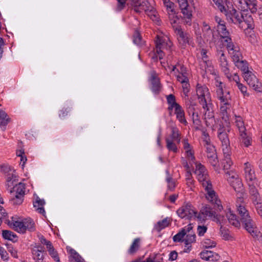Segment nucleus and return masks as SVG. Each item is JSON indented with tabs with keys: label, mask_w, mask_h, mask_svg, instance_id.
<instances>
[{
	"label": "nucleus",
	"mask_w": 262,
	"mask_h": 262,
	"mask_svg": "<svg viewBox=\"0 0 262 262\" xmlns=\"http://www.w3.org/2000/svg\"><path fill=\"white\" fill-rule=\"evenodd\" d=\"M196 209L190 203H186L177 211V214L182 219H192L195 216Z\"/></svg>",
	"instance_id": "13"
},
{
	"label": "nucleus",
	"mask_w": 262,
	"mask_h": 262,
	"mask_svg": "<svg viewBox=\"0 0 262 262\" xmlns=\"http://www.w3.org/2000/svg\"><path fill=\"white\" fill-rule=\"evenodd\" d=\"M156 48L154 50L152 59L155 61L163 59L164 56V50L170 51L172 43L168 37L166 35H157L155 41Z\"/></svg>",
	"instance_id": "3"
},
{
	"label": "nucleus",
	"mask_w": 262,
	"mask_h": 262,
	"mask_svg": "<svg viewBox=\"0 0 262 262\" xmlns=\"http://www.w3.org/2000/svg\"><path fill=\"white\" fill-rule=\"evenodd\" d=\"M228 42L226 41V43L223 45L226 47L233 61L237 62L243 58L239 48L236 43L232 41V40H228Z\"/></svg>",
	"instance_id": "10"
},
{
	"label": "nucleus",
	"mask_w": 262,
	"mask_h": 262,
	"mask_svg": "<svg viewBox=\"0 0 262 262\" xmlns=\"http://www.w3.org/2000/svg\"><path fill=\"white\" fill-rule=\"evenodd\" d=\"M231 78L228 79L229 81H234L236 82V85L238 89L240 90L241 93L244 96H248V94L247 92V87L243 85L239 82V77L236 73H234L233 75H231Z\"/></svg>",
	"instance_id": "30"
},
{
	"label": "nucleus",
	"mask_w": 262,
	"mask_h": 262,
	"mask_svg": "<svg viewBox=\"0 0 262 262\" xmlns=\"http://www.w3.org/2000/svg\"><path fill=\"white\" fill-rule=\"evenodd\" d=\"M117 4L116 10L120 11L123 9L126 5V0H117ZM131 5L134 10L137 13H140L144 11L150 18L158 22V17L155 11V9L150 4L149 0H129Z\"/></svg>",
	"instance_id": "2"
},
{
	"label": "nucleus",
	"mask_w": 262,
	"mask_h": 262,
	"mask_svg": "<svg viewBox=\"0 0 262 262\" xmlns=\"http://www.w3.org/2000/svg\"><path fill=\"white\" fill-rule=\"evenodd\" d=\"M194 164L195 166L194 173L202 185L203 186L211 182L208 171L205 167L199 162L195 163Z\"/></svg>",
	"instance_id": "9"
},
{
	"label": "nucleus",
	"mask_w": 262,
	"mask_h": 262,
	"mask_svg": "<svg viewBox=\"0 0 262 262\" xmlns=\"http://www.w3.org/2000/svg\"><path fill=\"white\" fill-rule=\"evenodd\" d=\"M166 181L167 183L168 189L170 190H173L176 187L175 181L169 174L166 178Z\"/></svg>",
	"instance_id": "62"
},
{
	"label": "nucleus",
	"mask_w": 262,
	"mask_h": 262,
	"mask_svg": "<svg viewBox=\"0 0 262 262\" xmlns=\"http://www.w3.org/2000/svg\"><path fill=\"white\" fill-rule=\"evenodd\" d=\"M186 237L184 239L185 245H191L195 240V235L194 234L191 233L186 234Z\"/></svg>",
	"instance_id": "58"
},
{
	"label": "nucleus",
	"mask_w": 262,
	"mask_h": 262,
	"mask_svg": "<svg viewBox=\"0 0 262 262\" xmlns=\"http://www.w3.org/2000/svg\"><path fill=\"white\" fill-rule=\"evenodd\" d=\"M40 243L46 246L49 255L56 262H60V259L57 251L54 248L52 244L49 241H47L43 236L39 237Z\"/></svg>",
	"instance_id": "20"
},
{
	"label": "nucleus",
	"mask_w": 262,
	"mask_h": 262,
	"mask_svg": "<svg viewBox=\"0 0 262 262\" xmlns=\"http://www.w3.org/2000/svg\"><path fill=\"white\" fill-rule=\"evenodd\" d=\"M43 252L42 248L40 246H35L32 250V254L34 259L37 260L43 259Z\"/></svg>",
	"instance_id": "36"
},
{
	"label": "nucleus",
	"mask_w": 262,
	"mask_h": 262,
	"mask_svg": "<svg viewBox=\"0 0 262 262\" xmlns=\"http://www.w3.org/2000/svg\"><path fill=\"white\" fill-rule=\"evenodd\" d=\"M234 5L238 10L245 11L247 10V5L245 3L244 0H233Z\"/></svg>",
	"instance_id": "50"
},
{
	"label": "nucleus",
	"mask_w": 262,
	"mask_h": 262,
	"mask_svg": "<svg viewBox=\"0 0 262 262\" xmlns=\"http://www.w3.org/2000/svg\"><path fill=\"white\" fill-rule=\"evenodd\" d=\"M70 256V258L75 262H84V259L81 256L74 250L71 249L69 250Z\"/></svg>",
	"instance_id": "47"
},
{
	"label": "nucleus",
	"mask_w": 262,
	"mask_h": 262,
	"mask_svg": "<svg viewBox=\"0 0 262 262\" xmlns=\"http://www.w3.org/2000/svg\"><path fill=\"white\" fill-rule=\"evenodd\" d=\"M134 43L138 46L143 45L144 41L142 40L141 36L138 32H136L133 36Z\"/></svg>",
	"instance_id": "59"
},
{
	"label": "nucleus",
	"mask_w": 262,
	"mask_h": 262,
	"mask_svg": "<svg viewBox=\"0 0 262 262\" xmlns=\"http://www.w3.org/2000/svg\"><path fill=\"white\" fill-rule=\"evenodd\" d=\"M200 130L202 132V141L204 146L210 144V139L208 134L206 132L204 128H203V127Z\"/></svg>",
	"instance_id": "52"
},
{
	"label": "nucleus",
	"mask_w": 262,
	"mask_h": 262,
	"mask_svg": "<svg viewBox=\"0 0 262 262\" xmlns=\"http://www.w3.org/2000/svg\"><path fill=\"white\" fill-rule=\"evenodd\" d=\"M244 2L247 5V8H249L252 13H254L257 12L258 6L256 0H244Z\"/></svg>",
	"instance_id": "44"
},
{
	"label": "nucleus",
	"mask_w": 262,
	"mask_h": 262,
	"mask_svg": "<svg viewBox=\"0 0 262 262\" xmlns=\"http://www.w3.org/2000/svg\"><path fill=\"white\" fill-rule=\"evenodd\" d=\"M235 205L236 212L241 218V222L244 224L245 229L252 235H255L257 233L256 228L250 216L246 203L243 196H242V193L239 194V196H237Z\"/></svg>",
	"instance_id": "1"
},
{
	"label": "nucleus",
	"mask_w": 262,
	"mask_h": 262,
	"mask_svg": "<svg viewBox=\"0 0 262 262\" xmlns=\"http://www.w3.org/2000/svg\"><path fill=\"white\" fill-rule=\"evenodd\" d=\"M226 216L229 223L235 227H239L241 224L236 215L233 213L230 208H228L226 212Z\"/></svg>",
	"instance_id": "29"
},
{
	"label": "nucleus",
	"mask_w": 262,
	"mask_h": 262,
	"mask_svg": "<svg viewBox=\"0 0 262 262\" xmlns=\"http://www.w3.org/2000/svg\"><path fill=\"white\" fill-rule=\"evenodd\" d=\"M45 204V202L44 200L40 199L38 196L36 197L35 201L33 202L34 207L36 209V211L43 216L45 215L46 213L43 207Z\"/></svg>",
	"instance_id": "32"
},
{
	"label": "nucleus",
	"mask_w": 262,
	"mask_h": 262,
	"mask_svg": "<svg viewBox=\"0 0 262 262\" xmlns=\"http://www.w3.org/2000/svg\"><path fill=\"white\" fill-rule=\"evenodd\" d=\"M2 236L4 239L10 241H13L16 237V235L13 232L9 230H3Z\"/></svg>",
	"instance_id": "54"
},
{
	"label": "nucleus",
	"mask_w": 262,
	"mask_h": 262,
	"mask_svg": "<svg viewBox=\"0 0 262 262\" xmlns=\"http://www.w3.org/2000/svg\"><path fill=\"white\" fill-rule=\"evenodd\" d=\"M235 191L240 192L242 189V183L240 179H237L234 182L230 183Z\"/></svg>",
	"instance_id": "60"
},
{
	"label": "nucleus",
	"mask_w": 262,
	"mask_h": 262,
	"mask_svg": "<svg viewBox=\"0 0 262 262\" xmlns=\"http://www.w3.org/2000/svg\"><path fill=\"white\" fill-rule=\"evenodd\" d=\"M194 150H191L190 151H188V152H185V155L186 156V158H187V160L189 161V164L191 165V166H192V164H195V163H196L197 162H195V159L194 155Z\"/></svg>",
	"instance_id": "56"
},
{
	"label": "nucleus",
	"mask_w": 262,
	"mask_h": 262,
	"mask_svg": "<svg viewBox=\"0 0 262 262\" xmlns=\"http://www.w3.org/2000/svg\"><path fill=\"white\" fill-rule=\"evenodd\" d=\"M217 54L219 56V64L222 71L228 79L231 78L232 74L229 69V64L225 54L222 50H217Z\"/></svg>",
	"instance_id": "16"
},
{
	"label": "nucleus",
	"mask_w": 262,
	"mask_h": 262,
	"mask_svg": "<svg viewBox=\"0 0 262 262\" xmlns=\"http://www.w3.org/2000/svg\"><path fill=\"white\" fill-rule=\"evenodd\" d=\"M182 163L187 170L185 174L186 184L188 187H189L191 189H192L194 185V180L192 179V174L190 172V167L189 166L187 160L183 158L182 159Z\"/></svg>",
	"instance_id": "23"
},
{
	"label": "nucleus",
	"mask_w": 262,
	"mask_h": 262,
	"mask_svg": "<svg viewBox=\"0 0 262 262\" xmlns=\"http://www.w3.org/2000/svg\"><path fill=\"white\" fill-rule=\"evenodd\" d=\"M243 27L245 29H252L254 27L253 20L251 15H246L243 19Z\"/></svg>",
	"instance_id": "42"
},
{
	"label": "nucleus",
	"mask_w": 262,
	"mask_h": 262,
	"mask_svg": "<svg viewBox=\"0 0 262 262\" xmlns=\"http://www.w3.org/2000/svg\"><path fill=\"white\" fill-rule=\"evenodd\" d=\"M181 12L183 15L185 23L188 25H191L192 18V10L188 5L187 0H178Z\"/></svg>",
	"instance_id": "14"
},
{
	"label": "nucleus",
	"mask_w": 262,
	"mask_h": 262,
	"mask_svg": "<svg viewBox=\"0 0 262 262\" xmlns=\"http://www.w3.org/2000/svg\"><path fill=\"white\" fill-rule=\"evenodd\" d=\"M170 220L168 217H166L162 221H159L155 226V228L158 231H160L165 228L168 227L170 224Z\"/></svg>",
	"instance_id": "39"
},
{
	"label": "nucleus",
	"mask_w": 262,
	"mask_h": 262,
	"mask_svg": "<svg viewBox=\"0 0 262 262\" xmlns=\"http://www.w3.org/2000/svg\"><path fill=\"white\" fill-rule=\"evenodd\" d=\"M224 125H220L218 129L217 136L221 142V147L230 145L229 140L227 135V132L230 130L229 121H224Z\"/></svg>",
	"instance_id": "12"
},
{
	"label": "nucleus",
	"mask_w": 262,
	"mask_h": 262,
	"mask_svg": "<svg viewBox=\"0 0 262 262\" xmlns=\"http://www.w3.org/2000/svg\"><path fill=\"white\" fill-rule=\"evenodd\" d=\"M239 140L242 144L245 147H248L251 145L252 140L250 135H248L247 132L239 134Z\"/></svg>",
	"instance_id": "35"
},
{
	"label": "nucleus",
	"mask_w": 262,
	"mask_h": 262,
	"mask_svg": "<svg viewBox=\"0 0 262 262\" xmlns=\"http://www.w3.org/2000/svg\"><path fill=\"white\" fill-rule=\"evenodd\" d=\"M8 118L5 112L0 111V128L4 130L8 124Z\"/></svg>",
	"instance_id": "45"
},
{
	"label": "nucleus",
	"mask_w": 262,
	"mask_h": 262,
	"mask_svg": "<svg viewBox=\"0 0 262 262\" xmlns=\"http://www.w3.org/2000/svg\"><path fill=\"white\" fill-rule=\"evenodd\" d=\"M201 211L204 213V214H205V216L206 217H209L212 218L214 221L216 220H218L216 217L215 212L210 208L205 207L203 208Z\"/></svg>",
	"instance_id": "48"
},
{
	"label": "nucleus",
	"mask_w": 262,
	"mask_h": 262,
	"mask_svg": "<svg viewBox=\"0 0 262 262\" xmlns=\"http://www.w3.org/2000/svg\"><path fill=\"white\" fill-rule=\"evenodd\" d=\"M200 56L203 62L205 64L206 70L208 69L211 73L212 74H214L215 75L214 70L212 66L211 61L208 59V57L207 55V50L204 49H202L200 52Z\"/></svg>",
	"instance_id": "27"
},
{
	"label": "nucleus",
	"mask_w": 262,
	"mask_h": 262,
	"mask_svg": "<svg viewBox=\"0 0 262 262\" xmlns=\"http://www.w3.org/2000/svg\"><path fill=\"white\" fill-rule=\"evenodd\" d=\"M206 219L207 217L205 216V214H204L202 211H201L200 212L198 213L196 210L195 211V216L192 218V219L196 220L201 223L204 222Z\"/></svg>",
	"instance_id": "63"
},
{
	"label": "nucleus",
	"mask_w": 262,
	"mask_h": 262,
	"mask_svg": "<svg viewBox=\"0 0 262 262\" xmlns=\"http://www.w3.org/2000/svg\"><path fill=\"white\" fill-rule=\"evenodd\" d=\"M224 12L229 21L235 24H239L241 25V27H244L243 24L244 15L241 12H238L235 9H232L229 11L226 10V12Z\"/></svg>",
	"instance_id": "15"
},
{
	"label": "nucleus",
	"mask_w": 262,
	"mask_h": 262,
	"mask_svg": "<svg viewBox=\"0 0 262 262\" xmlns=\"http://www.w3.org/2000/svg\"><path fill=\"white\" fill-rule=\"evenodd\" d=\"M150 83V89L155 94H158L161 90V84L160 79L155 71L150 72V76L149 79Z\"/></svg>",
	"instance_id": "18"
},
{
	"label": "nucleus",
	"mask_w": 262,
	"mask_h": 262,
	"mask_svg": "<svg viewBox=\"0 0 262 262\" xmlns=\"http://www.w3.org/2000/svg\"><path fill=\"white\" fill-rule=\"evenodd\" d=\"M234 64L236 67L243 72V76L246 75L247 73H251L252 72L249 69L247 62L243 60L242 58L237 62H235Z\"/></svg>",
	"instance_id": "34"
},
{
	"label": "nucleus",
	"mask_w": 262,
	"mask_h": 262,
	"mask_svg": "<svg viewBox=\"0 0 262 262\" xmlns=\"http://www.w3.org/2000/svg\"><path fill=\"white\" fill-rule=\"evenodd\" d=\"M171 133L169 137L166 138H170L174 140L177 143H180L181 141V134L178 128L172 127L171 128Z\"/></svg>",
	"instance_id": "40"
},
{
	"label": "nucleus",
	"mask_w": 262,
	"mask_h": 262,
	"mask_svg": "<svg viewBox=\"0 0 262 262\" xmlns=\"http://www.w3.org/2000/svg\"><path fill=\"white\" fill-rule=\"evenodd\" d=\"M9 226L15 231L24 233L27 230L33 231L35 230V224L31 219H16L12 217L8 223Z\"/></svg>",
	"instance_id": "5"
},
{
	"label": "nucleus",
	"mask_w": 262,
	"mask_h": 262,
	"mask_svg": "<svg viewBox=\"0 0 262 262\" xmlns=\"http://www.w3.org/2000/svg\"><path fill=\"white\" fill-rule=\"evenodd\" d=\"M205 113H204V120L206 123V125L214 129L213 128L216 123V121L214 117V114L212 108V105H210V107H206L203 108Z\"/></svg>",
	"instance_id": "21"
},
{
	"label": "nucleus",
	"mask_w": 262,
	"mask_h": 262,
	"mask_svg": "<svg viewBox=\"0 0 262 262\" xmlns=\"http://www.w3.org/2000/svg\"><path fill=\"white\" fill-rule=\"evenodd\" d=\"M25 184L20 182L16 184L13 187V189H10L9 192L12 193L15 192L14 197L11 200L12 203L14 205H20L24 201V197L25 194Z\"/></svg>",
	"instance_id": "7"
},
{
	"label": "nucleus",
	"mask_w": 262,
	"mask_h": 262,
	"mask_svg": "<svg viewBox=\"0 0 262 262\" xmlns=\"http://www.w3.org/2000/svg\"><path fill=\"white\" fill-rule=\"evenodd\" d=\"M169 18L170 23L172 26V28L175 31V28L177 27H181L179 25V18L178 17L175 15L174 13H171V14H169Z\"/></svg>",
	"instance_id": "53"
},
{
	"label": "nucleus",
	"mask_w": 262,
	"mask_h": 262,
	"mask_svg": "<svg viewBox=\"0 0 262 262\" xmlns=\"http://www.w3.org/2000/svg\"><path fill=\"white\" fill-rule=\"evenodd\" d=\"M206 191V198L207 200L213 204L217 206L219 210L223 209V207L221 205V202L218 199L215 191L212 189V185L211 182L202 186Z\"/></svg>",
	"instance_id": "11"
},
{
	"label": "nucleus",
	"mask_w": 262,
	"mask_h": 262,
	"mask_svg": "<svg viewBox=\"0 0 262 262\" xmlns=\"http://www.w3.org/2000/svg\"><path fill=\"white\" fill-rule=\"evenodd\" d=\"M245 80L247 82L250 86L252 87L254 90L260 92L261 90V83L258 80L256 76L253 73H247L246 75L243 76Z\"/></svg>",
	"instance_id": "19"
},
{
	"label": "nucleus",
	"mask_w": 262,
	"mask_h": 262,
	"mask_svg": "<svg viewBox=\"0 0 262 262\" xmlns=\"http://www.w3.org/2000/svg\"><path fill=\"white\" fill-rule=\"evenodd\" d=\"M175 33L180 45L183 48L188 45L194 47V42L191 35L187 32H184L181 27L175 28Z\"/></svg>",
	"instance_id": "8"
},
{
	"label": "nucleus",
	"mask_w": 262,
	"mask_h": 262,
	"mask_svg": "<svg viewBox=\"0 0 262 262\" xmlns=\"http://www.w3.org/2000/svg\"><path fill=\"white\" fill-rule=\"evenodd\" d=\"M226 177L227 179L230 184L232 182H234L236 179H239L238 176L232 171H228L226 173Z\"/></svg>",
	"instance_id": "55"
},
{
	"label": "nucleus",
	"mask_w": 262,
	"mask_h": 262,
	"mask_svg": "<svg viewBox=\"0 0 262 262\" xmlns=\"http://www.w3.org/2000/svg\"><path fill=\"white\" fill-rule=\"evenodd\" d=\"M16 176L14 174L8 176L6 186L8 189L10 188L9 190L13 189L12 187H13V186H14V183L16 182Z\"/></svg>",
	"instance_id": "57"
},
{
	"label": "nucleus",
	"mask_w": 262,
	"mask_h": 262,
	"mask_svg": "<svg viewBox=\"0 0 262 262\" xmlns=\"http://www.w3.org/2000/svg\"><path fill=\"white\" fill-rule=\"evenodd\" d=\"M216 244L212 239L206 238L203 242V246L205 248H211L215 247Z\"/></svg>",
	"instance_id": "61"
},
{
	"label": "nucleus",
	"mask_w": 262,
	"mask_h": 262,
	"mask_svg": "<svg viewBox=\"0 0 262 262\" xmlns=\"http://www.w3.org/2000/svg\"><path fill=\"white\" fill-rule=\"evenodd\" d=\"M223 154V159L222 161V165L224 169H229L233 164V162L231 159V148L230 146H226L221 147Z\"/></svg>",
	"instance_id": "17"
},
{
	"label": "nucleus",
	"mask_w": 262,
	"mask_h": 262,
	"mask_svg": "<svg viewBox=\"0 0 262 262\" xmlns=\"http://www.w3.org/2000/svg\"><path fill=\"white\" fill-rule=\"evenodd\" d=\"M196 93L199 103L203 108L212 105L210 94L206 85L198 84L196 86Z\"/></svg>",
	"instance_id": "6"
},
{
	"label": "nucleus",
	"mask_w": 262,
	"mask_h": 262,
	"mask_svg": "<svg viewBox=\"0 0 262 262\" xmlns=\"http://www.w3.org/2000/svg\"><path fill=\"white\" fill-rule=\"evenodd\" d=\"M166 148L169 151L173 152H177L178 149L176 144L174 142V140H172L170 138H165Z\"/></svg>",
	"instance_id": "43"
},
{
	"label": "nucleus",
	"mask_w": 262,
	"mask_h": 262,
	"mask_svg": "<svg viewBox=\"0 0 262 262\" xmlns=\"http://www.w3.org/2000/svg\"><path fill=\"white\" fill-rule=\"evenodd\" d=\"M165 7H166L167 11L169 12H173L174 4L170 0H162Z\"/></svg>",
	"instance_id": "64"
},
{
	"label": "nucleus",
	"mask_w": 262,
	"mask_h": 262,
	"mask_svg": "<svg viewBox=\"0 0 262 262\" xmlns=\"http://www.w3.org/2000/svg\"><path fill=\"white\" fill-rule=\"evenodd\" d=\"M174 114L176 115L177 119L181 123H182L185 125L187 124V122L185 117L184 111L181 105L178 108H176Z\"/></svg>",
	"instance_id": "33"
},
{
	"label": "nucleus",
	"mask_w": 262,
	"mask_h": 262,
	"mask_svg": "<svg viewBox=\"0 0 262 262\" xmlns=\"http://www.w3.org/2000/svg\"><path fill=\"white\" fill-rule=\"evenodd\" d=\"M200 257L203 259L211 261H217L220 257L218 254L208 250L201 252Z\"/></svg>",
	"instance_id": "28"
},
{
	"label": "nucleus",
	"mask_w": 262,
	"mask_h": 262,
	"mask_svg": "<svg viewBox=\"0 0 262 262\" xmlns=\"http://www.w3.org/2000/svg\"><path fill=\"white\" fill-rule=\"evenodd\" d=\"M69 105L71 106V102H67L65 103V106H67V107L66 108H65L64 107L60 111L59 113V117L60 118H61V119L64 118L65 117H66L68 115V113L71 111V107H69Z\"/></svg>",
	"instance_id": "51"
},
{
	"label": "nucleus",
	"mask_w": 262,
	"mask_h": 262,
	"mask_svg": "<svg viewBox=\"0 0 262 262\" xmlns=\"http://www.w3.org/2000/svg\"><path fill=\"white\" fill-rule=\"evenodd\" d=\"M140 239L139 238H135L131 244L127 252L130 255L134 254L140 248Z\"/></svg>",
	"instance_id": "38"
},
{
	"label": "nucleus",
	"mask_w": 262,
	"mask_h": 262,
	"mask_svg": "<svg viewBox=\"0 0 262 262\" xmlns=\"http://www.w3.org/2000/svg\"><path fill=\"white\" fill-rule=\"evenodd\" d=\"M216 97L220 101V104H225L231 101L229 92L226 90L219 89L216 91Z\"/></svg>",
	"instance_id": "25"
},
{
	"label": "nucleus",
	"mask_w": 262,
	"mask_h": 262,
	"mask_svg": "<svg viewBox=\"0 0 262 262\" xmlns=\"http://www.w3.org/2000/svg\"><path fill=\"white\" fill-rule=\"evenodd\" d=\"M235 123L238 129L239 134L247 132L245 123L242 117L235 116Z\"/></svg>",
	"instance_id": "37"
},
{
	"label": "nucleus",
	"mask_w": 262,
	"mask_h": 262,
	"mask_svg": "<svg viewBox=\"0 0 262 262\" xmlns=\"http://www.w3.org/2000/svg\"><path fill=\"white\" fill-rule=\"evenodd\" d=\"M171 71L174 73L177 80L182 84L184 94L185 96H188V93L190 90V84L189 83L188 73L186 68L181 64L173 66L171 68Z\"/></svg>",
	"instance_id": "4"
},
{
	"label": "nucleus",
	"mask_w": 262,
	"mask_h": 262,
	"mask_svg": "<svg viewBox=\"0 0 262 262\" xmlns=\"http://www.w3.org/2000/svg\"><path fill=\"white\" fill-rule=\"evenodd\" d=\"M188 113L190 114H192V119L193 121V123L194 125V127L195 130H201L202 128V126L201 125V120L199 119L198 113L195 111L194 107L192 106H189L188 108Z\"/></svg>",
	"instance_id": "26"
},
{
	"label": "nucleus",
	"mask_w": 262,
	"mask_h": 262,
	"mask_svg": "<svg viewBox=\"0 0 262 262\" xmlns=\"http://www.w3.org/2000/svg\"><path fill=\"white\" fill-rule=\"evenodd\" d=\"M217 30L222 38L221 42L223 45L226 43V41L228 42V40H232L229 36V32L226 29L225 23L224 24L217 25Z\"/></svg>",
	"instance_id": "24"
},
{
	"label": "nucleus",
	"mask_w": 262,
	"mask_h": 262,
	"mask_svg": "<svg viewBox=\"0 0 262 262\" xmlns=\"http://www.w3.org/2000/svg\"><path fill=\"white\" fill-rule=\"evenodd\" d=\"M208 162L213 167H216L219 164V160L216 152L207 154V156Z\"/></svg>",
	"instance_id": "46"
},
{
	"label": "nucleus",
	"mask_w": 262,
	"mask_h": 262,
	"mask_svg": "<svg viewBox=\"0 0 262 262\" xmlns=\"http://www.w3.org/2000/svg\"><path fill=\"white\" fill-rule=\"evenodd\" d=\"M249 186V192L250 194L253 196L255 199H257L259 194L257 189L258 186L257 181L247 183Z\"/></svg>",
	"instance_id": "41"
},
{
	"label": "nucleus",
	"mask_w": 262,
	"mask_h": 262,
	"mask_svg": "<svg viewBox=\"0 0 262 262\" xmlns=\"http://www.w3.org/2000/svg\"><path fill=\"white\" fill-rule=\"evenodd\" d=\"M187 234L186 229H182L177 234L173 237V241L174 242H180L183 241L185 235Z\"/></svg>",
	"instance_id": "49"
},
{
	"label": "nucleus",
	"mask_w": 262,
	"mask_h": 262,
	"mask_svg": "<svg viewBox=\"0 0 262 262\" xmlns=\"http://www.w3.org/2000/svg\"><path fill=\"white\" fill-rule=\"evenodd\" d=\"M220 113L223 120L224 121H229V113L231 107V103L228 102L225 104H220Z\"/></svg>",
	"instance_id": "31"
},
{
	"label": "nucleus",
	"mask_w": 262,
	"mask_h": 262,
	"mask_svg": "<svg viewBox=\"0 0 262 262\" xmlns=\"http://www.w3.org/2000/svg\"><path fill=\"white\" fill-rule=\"evenodd\" d=\"M244 171L245 178L247 183L257 181L254 170L249 163H245Z\"/></svg>",
	"instance_id": "22"
}]
</instances>
